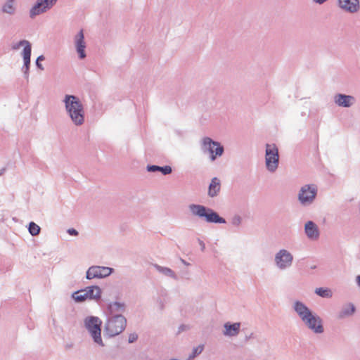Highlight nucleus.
<instances>
[{
	"label": "nucleus",
	"mask_w": 360,
	"mask_h": 360,
	"mask_svg": "<svg viewBox=\"0 0 360 360\" xmlns=\"http://www.w3.org/2000/svg\"><path fill=\"white\" fill-rule=\"evenodd\" d=\"M155 269L161 274L168 276V277H170V278H174V280H177L178 278L176 275V274L174 273V271L173 270H172L170 268H168V267H165V266H161L158 264H155Z\"/></svg>",
	"instance_id": "24"
},
{
	"label": "nucleus",
	"mask_w": 360,
	"mask_h": 360,
	"mask_svg": "<svg viewBox=\"0 0 360 360\" xmlns=\"http://www.w3.org/2000/svg\"><path fill=\"white\" fill-rule=\"evenodd\" d=\"M57 2V0H37L35 4L30 11V16L34 18L35 16L46 12Z\"/></svg>",
	"instance_id": "12"
},
{
	"label": "nucleus",
	"mask_w": 360,
	"mask_h": 360,
	"mask_svg": "<svg viewBox=\"0 0 360 360\" xmlns=\"http://www.w3.org/2000/svg\"><path fill=\"white\" fill-rule=\"evenodd\" d=\"M114 271V269L108 266H91L86 272V278L88 280L93 278H103L110 276Z\"/></svg>",
	"instance_id": "11"
},
{
	"label": "nucleus",
	"mask_w": 360,
	"mask_h": 360,
	"mask_svg": "<svg viewBox=\"0 0 360 360\" xmlns=\"http://www.w3.org/2000/svg\"><path fill=\"white\" fill-rule=\"evenodd\" d=\"M304 233L311 240H317L320 236L319 227L313 221H308L305 223Z\"/></svg>",
	"instance_id": "17"
},
{
	"label": "nucleus",
	"mask_w": 360,
	"mask_h": 360,
	"mask_svg": "<svg viewBox=\"0 0 360 360\" xmlns=\"http://www.w3.org/2000/svg\"><path fill=\"white\" fill-rule=\"evenodd\" d=\"M75 42L76 51L79 55V58L80 59L85 58L86 56L85 52L86 43L84 41V34L83 30H81L75 36Z\"/></svg>",
	"instance_id": "16"
},
{
	"label": "nucleus",
	"mask_w": 360,
	"mask_h": 360,
	"mask_svg": "<svg viewBox=\"0 0 360 360\" xmlns=\"http://www.w3.org/2000/svg\"><path fill=\"white\" fill-rule=\"evenodd\" d=\"M293 309L309 329L316 334L323 333L324 328L321 318L314 314L305 304L297 300L293 304Z\"/></svg>",
	"instance_id": "1"
},
{
	"label": "nucleus",
	"mask_w": 360,
	"mask_h": 360,
	"mask_svg": "<svg viewBox=\"0 0 360 360\" xmlns=\"http://www.w3.org/2000/svg\"><path fill=\"white\" fill-rule=\"evenodd\" d=\"M317 195V187L314 184H306L301 187L298 193V200L303 206L313 203Z\"/></svg>",
	"instance_id": "8"
},
{
	"label": "nucleus",
	"mask_w": 360,
	"mask_h": 360,
	"mask_svg": "<svg viewBox=\"0 0 360 360\" xmlns=\"http://www.w3.org/2000/svg\"><path fill=\"white\" fill-rule=\"evenodd\" d=\"M338 6L343 11L355 13L360 9L359 0H338Z\"/></svg>",
	"instance_id": "13"
},
{
	"label": "nucleus",
	"mask_w": 360,
	"mask_h": 360,
	"mask_svg": "<svg viewBox=\"0 0 360 360\" xmlns=\"http://www.w3.org/2000/svg\"><path fill=\"white\" fill-rule=\"evenodd\" d=\"M67 232L70 236H76L79 234L78 231L76 229H75L74 228L68 229Z\"/></svg>",
	"instance_id": "33"
},
{
	"label": "nucleus",
	"mask_w": 360,
	"mask_h": 360,
	"mask_svg": "<svg viewBox=\"0 0 360 360\" xmlns=\"http://www.w3.org/2000/svg\"><path fill=\"white\" fill-rule=\"evenodd\" d=\"M146 170L148 172H160L163 175H168L172 172V168L169 165L158 166L155 165H148L146 166Z\"/></svg>",
	"instance_id": "21"
},
{
	"label": "nucleus",
	"mask_w": 360,
	"mask_h": 360,
	"mask_svg": "<svg viewBox=\"0 0 360 360\" xmlns=\"http://www.w3.org/2000/svg\"><path fill=\"white\" fill-rule=\"evenodd\" d=\"M253 335V333H251L250 336H246V340L251 338Z\"/></svg>",
	"instance_id": "41"
},
{
	"label": "nucleus",
	"mask_w": 360,
	"mask_h": 360,
	"mask_svg": "<svg viewBox=\"0 0 360 360\" xmlns=\"http://www.w3.org/2000/svg\"><path fill=\"white\" fill-rule=\"evenodd\" d=\"M6 172V168H2L0 169V176L3 175Z\"/></svg>",
	"instance_id": "38"
},
{
	"label": "nucleus",
	"mask_w": 360,
	"mask_h": 360,
	"mask_svg": "<svg viewBox=\"0 0 360 360\" xmlns=\"http://www.w3.org/2000/svg\"><path fill=\"white\" fill-rule=\"evenodd\" d=\"M328 0H313L314 2H315L316 4H323V3H325Z\"/></svg>",
	"instance_id": "36"
},
{
	"label": "nucleus",
	"mask_w": 360,
	"mask_h": 360,
	"mask_svg": "<svg viewBox=\"0 0 360 360\" xmlns=\"http://www.w3.org/2000/svg\"><path fill=\"white\" fill-rule=\"evenodd\" d=\"M203 349H204V346L202 345H198L196 347H194L193 349L192 353L191 354H189L188 359L191 360V359H194L195 357H196L198 355H199L200 354L202 353V352L203 351Z\"/></svg>",
	"instance_id": "28"
},
{
	"label": "nucleus",
	"mask_w": 360,
	"mask_h": 360,
	"mask_svg": "<svg viewBox=\"0 0 360 360\" xmlns=\"http://www.w3.org/2000/svg\"><path fill=\"white\" fill-rule=\"evenodd\" d=\"M265 163L266 169L269 172H274L279 164L278 149L276 144H266Z\"/></svg>",
	"instance_id": "7"
},
{
	"label": "nucleus",
	"mask_w": 360,
	"mask_h": 360,
	"mask_svg": "<svg viewBox=\"0 0 360 360\" xmlns=\"http://www.w3.org/2000/svg\"><path fill=\"white\" fill-rule=\"evenodd\" d=\"M188 210L191 214L204 220L210 224H226V221L224 218L213 209L199 204H190Z\"/></svg>",
	"instance_id": "3"
},
{
	"label": "nucleus",
	"mask_w": 360,
	"mask_h": 360,
	"mask_svg": "<svg viewBox=\"0 0 360 360\" xmlns=\"http://www.w3.org/2000/svg\"><path fill=\"white\" fill-rule=\"evenodd\" d=\"M101 325L102 321L97 316H90L84 319V326L94 342L99 346L103 347L104 344L101 338Z\"/></svg>",
	"instance_id": "5"
},
{
	"label": "nucleus",
	"mask_w": 360,
	"mask_h": 360,
	"mask_svg": "<svg viewBox=\"0 0 360 360\" xmlns=\"http://www.w3.org/2000/svg\"><path fill=\"white\" fill-rule=\"evenodd\" d=\"M221 190V181L217 177H213L208 186L207 195L210 198L217 196Z\"/></svg>",
	"instance_id": "19"
},
{
	"label": "nucleus",
	"mask_w": 360,
	"mask_h": 360,
	"mask_svg": "<svg viewBox=\"0 0 360 360\" xmlns=\"http://www.w3.org/2000/svg\"><path fill=\"white\" fill-rule=\"evenodd\" d=\"M200 148L203 153L210 154L211 161H214L218 157H221L224 152V148L219 142L208 136L202 139Z\"/></svg>",
	"instance_id": "6"
},
{
	"label": "nucleus",
	"mask_w": 360,
	"mask_h": 360,
	"mask_svg": "<svg viewBox=\"0 0 360 360\" xmlns=\"http://www.w3.org/2000/svg\"><path fill=\"white\" fill-rule=\"evenodd\" d=\"M355 311V307L353 304L349 303L348 304L344 306L340 311L338 313V317L340 319H344L345 317L349 316L353 314Z\"/></svg>",
	"instance_id": "23"
},
{
	"label": "nucleus",
	"mask_w": 360,
	"mask_h": 360,
	"mask_svg": "<svg viewBox=\"0 0 360 360\" xmlns=\"http://www.w3.org/2000/svg\"><path fill=\"white\" fill-rule=\"evenodd\" d=\"M356 283L360 287V275H358L356 278Z\"/></svg>",
	"instance_id": "37"
},
{
	"label": "nucleus",
	"mask_w": 360,
	"mask_h": 360,
	"mask_svg": "<svg viewBox=\"0 0 360 360\" xmlns=\"http://www.w3.org/2000/svg\"><path fill=\"white\" fill-rule=\"evenodd\" d=\"M138 339V335L136 333H130L129 335L128 342L134 343Z\"/></svg>",
	"instance_id": "31"
},
{
	"label": "nucleus",
	"mask_w": 360,
	"mask_h": 360,
	"mask_svg": "<svg viewBox=\"0 0 360 360\" xmlns=\"http://www.w3.org/2000/svg\"><path fill=\"white\" fill-rule=\"evenodd\" d=\"M158 304H159V308L160 310H163L164 308H165V304H164V302L162 300L159 299L158 300Z\"/></svg>",
	"instance_id": "35"
},
{
	"label": "nucleus",
	"mask_w": 360,
	"mask_h": 360,
	"mask_svg": "<svg viewBox=\"0 0 360 360\" xmlns=\"http://www.w3.org/2000/svg\"><path fill=\"white\" fill-rule=\"evenodd\" d=\"M44 59H45L44 56L43 55H40L39 56H38L37 58L36 61H35V65H36L37 68L41 70H44V69L43 65L41 63V62L43 61Z\"/></svg>",
	"instance_id": "29"
},
{
	"label": "nucleus",
	"mask_w": 360,
	"mask_h": 360,
	"mask_svg": "<svg viewBox=\"0 0 360 360\" xmlns=\"http://www.w3.org/2000/svg\"><path fill=\"white\" fill-rule=\"evenodd\" d=\"M334 102L340 107L350 108L356 103V98L351 95L337 94L334 96Z\"/></svg>",
	"instance_id": "15"
},
{
	"label": "nucleus",
	"mask_w": 360,
	"mask_h": 360,
	"mask_svg": "<svg viewBox=\"0 0 360 360\" xmlns=\"http://www.w3.org/2000/svg\"><path fill=\"white\" fill-rule=\"evenodd\" d=\"M72 298L74 300L75 302H83L86 300H89L86 295H85L84 292H79V290L74 292L72 295Z\"/></svg>",
	"instance_id": "25"
},
{
	"label": "nucleus",
	"mask_w": 360,
	"mask_h": 360,
	"mask_svg": "<svg viewBox=\"0 0 360 360\" xmlns=\"http://www.w3.org/2000/svg\"><path fill=\"white\" fill-rule=\"evenodd\" d=\"M28 231L32 236H36L39 234L41 228L36 223L31 221L28 226Z\"/></svg>",
	"instance_id": "27"
},
{
	"label": "nucleus",
	"mask_w": 360,
	"mask_h": 360,
	"mask_svg": "<svg viewBox=\"0 0 360 360\" xmlns=\"http://www.w3.org/2000/svg\"><path fill=\"white\" fill-rule=\"evenodd\" d=\"M315 293L323 298H330L333 295L331 290L327 288H317L315 290Z\"/></svg>",
	"instance_id": "26"
},
{
	"label": "nucleus",
	"mask_w": 360,
	"mask_h": 360,
	"mask_svg": "<svg viewBox=\"0 0 360 360\" xmlns=\"http://www.w3.org/2000/svg\"><path fill=\"white\" fill-rule=\"evenodd\" d=\"M87 295L89 300H99L101 298L102 290L98 285H90L86 287L84 289L79 290V292H84Z\"/></svg>",
	"instance_id": "18"
},
{
	"label": "nucleus",
	"mask_w": 360,
	"mask_h": 360,
	"mask_svg": "<svg viewBox=\"0 0 360 360\" xmlns=\"http://www.w3.org/2000/svg\"><path fill=\"white\" fill-rule=\"evenodd\" d=\"M181 262H182L184 264H185V265H186V266L190 265V264H189V263H188L186 261H185V260H184V259H181Z\"/></svg>",
	"instance_id": "39"
},
{
	"label": "nucleus",
	"mask_w": 360,
	"mask_h": 360,
	"mask_svg": "<svg viewBox=\"0 0 360 360\" xmlns=\"http://www.w3.org/2000/svg\"><path fill=\"white\" fill-rule=\"evenodd\" d=\"M65 110L72 123L81 126L84 122V110L79 98L75 95H65L63 99Z\"/></svg>",
	"instance_id": "2"
},
{
	"label": "nucleus",
	"mask_w": 360,
	"mask_h": 360,
	"mask_svg": "<svg viewBox=\"0 0 360 360\" xmlns=\"http://www.w3.org/2000/svg\"><path fill=\"white\" fill-rule=\"evenodd\" d=\"M126 309L127 305L124 302H110L107 305V316H123L122 314Z\"/></svg>",
	"instance_id": "14"
},
{
	"label": "nucleus",
	"mask_w": 360,
	"mask_h": 360,
	"mask_svg": "<svg viewBox=\"0 0 360 360\" xmlns=\"http://www.w3.org/2000/svg\"><path fill=\"white\" fill-rule=\"evenodd\" d=\"M293 262V255L287 250L281 249L276 253L274 262L276 267L280 270H285L290 268Z\"/></svg>",
	"instance_id": "10"
},
{
	"label": "nucleus",
	"mask_w": 360,
	"mask_h": 360,
	"mask_svg": "<svg viewBox=\"0 0 360 360\" xmlns=\"http://www.w3.org/2000/svg\"><path fill=\"white\" fill-rule=\"evenodd\" d=\"M242 222V218L239 215H235L231 219V224L235 226H238Z\"/></svg>",
	"instance_id": "30"
},
{
	"label": "nucleus",
	"mask_w": 360,
	"mask_h": 360,
	"mask_svg": "<svg viewBox=\"0 0 360 360\" xmlns=\"http://www.w3.org/2000/svg\"><path fill=\"white\" fill-rule=\"evenodd\" d=\"M240 323H231L230 322H226L224 323V327L225 330L224 331V335L226 336H236L239 333L240 331Z\"/></svg>",
	"instance_id": "20"
},
{
	"label": "nucleus",
	"mask_w": 360,
	"mask_h": 360,
	"mask_svg": "<svg viewBox=\"0 0 360 360\" xmlns=\"http://www.w3.org/2000/svg\"><path fill=\"white\" fill-rule=\"evenodd\" d=\"M127 327L124 316H107L103 333L108 338H114L122 333Z\"/></svg>",
	"instance_id": "4"
},
{
	"label": "nucleus",
	"mask_w": 360,
	"mask_h": 360,
	"mask_svg": "<svg viewBox=\"0 0 360 360\" xmlns=\"http://www.w3.org/2000/svg\"><path fill=\"white\" fill-rule=\"evenodd\" d=\"M1 11L9 15L15 14L16 11L15 0H6L2 5Z\"/></svg>",
	"instance_id": "22"
},
{
	"label": "nucleus",
	"mask_w": 360,
	"mask_h": 360,
	"mask_svg": "<svg viewBox=\"0 0 360 360\" xmlns=\"http://www.w3.org/2000/svg\"><path fill=\"white\" fill-rule=\"evenodd\" d=\"M190 328L189 326L186 324H181L179 326L177 331V334H179L184 331H186Z\"/></svg>",
	"instance_id": "32"
},
{
	"label": "nucleus",
	"mask_w": 360,
	"mask_h": 360,
	"mask_svg": "<svg viewBox=\"0 0 360 360\" xmlns=\"http://www.w3.org/2000/svg\"><path fill=\"white\" fill-rule=\"evenodd\" d=\"M310 269H316V265H312V266H310Z\"/></svg>",
	"instance_id": "40"
},
{
	"label": "nucleus",
	"mask_w": 360,
	"mask_h": 360,
	"mask_svg": "<svg viewBox=\"0 0 360 360\" xmlns=\"http://www.w3.org/2000/svg\"><path fill=\"white\" fill-rule=\"evenodd\" d=\"M198 243H199V245L200 246L201 250L203 252L205 250V243L202 240H201L200 238L198 239Z\"/></svg>",
	"instance_id": "34"
},
{
	"label": "nucleus",
	"mask_w": 360,
	"mask_h": 360,
	"mask_svg": "<svg viewBox=\"0 0 360 360\" xmlns=\"http://www.w3.org/2000/svg\"><path fill=\"white\" fill-rule=\"evenodd\" d=\"M23 46V50L22 52V56L23 58V65L22 67V72H23L24 77L26 79L29 78V71L30 68L31 63V53H32V45L30 42L27 40L22 39L20 40L17 46H14L13 49H17L19 46Z\"/></svg>",
	"instance_id": "9"
}]
</instances>
